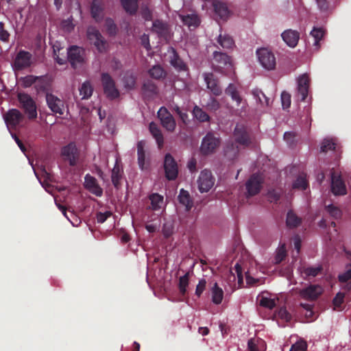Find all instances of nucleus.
I'll list each match as a JSON object with an SVG mask.
<instances>
[{"label":"nucleus","instance_id":"nucleus-54","mask_svg":"<svg viewBox=\"0 0 351 351\" xmlns=\"http://www.w3.org/2000/svg\"><path fill=\"white\" fill-rule=\"evenodd\" d=\"M322 269L323 268L322 266L316 267H308L304 268L303 272L307 276L315 277L322 271Z\"/></svg>","mask_w":351,"mask_h":351},{"label":"nucleus","instance_id":"nucleus-50","mask_svg":"<svg viewBox=\"0 0 351 351\" xmlns=\"http://www.w3.org/2000/svg\"><path fill=\"white\" fill-rule=\"evenodd\" d=\"M205 108L210 112H216L220 108L219 102L214 97H210L205 105Z\"/></svg>","mask_w":351,"mask_h":351},{"label":"nucleus","instance_id":"nucleus-33","mask_svg":"<svg viewBox=\"0 0 351 351\" xmlns=\"http://www.w3.org/2000/svg\"><path fill=\"white\" fill-rule=\"evenodd\" d=\"M123 171L117 163L112 169L111 180L114 186L119 189L121 186V180Z\"/></svg>","mask_w":351,"mask_h":351},{"label":"nucleus","instance_id":"nucleus-8","mask_svg":"<svg viewBox=\"0 0 351 351\" xmlns=\"http://www.w3.org/2000/svg\"><path fill=\"white\" fill-rule=\"evenodd\" d=\"M262 184L263 179L261 176L258 174L252 175L245 183L246 196L252 197L257 195L261 191Z\"/></svg>","mask_w":351,"mask_h":351},{"label":"nucleus","instance_id":"nucleus-17","mask_svg":"<svg viewBox=\"0 0 351 351\" xmlns=\"http://www.w3.org/2000/svg\"><path fill=\"white\" fill-rule=\"evenodd\" d=\"M104 3L103 0H93L90 4V15L95 22H101L104 17Z\"/></svg>","mask_w":351,"mask_h":351},{"label":"nucleus","instance_id":"nucleus-59","mask_svg":"<svg viewBox=\"0 0 351 351\" xmlns=\"http://www.w3.org/2000/svg\"><path fill=\"white\" fill-rule=\"evenodd\" d=\"M306 342L304 340H300L293 344L289 351H306Z\"/></svg>","mask_w":351,"mask_h":351},{"label":"nucleus","instance_id":"nucleus-25","mask_svg":"<svg viewBox=\"0 0 351 351\" xmlns=\"http://www.w3.org/2000/svg\"><path fill=\"white\" fill-rule=\"evenodd\" d=\"M219 45L224 50L231 49L234 46V41L230 35L220 34L217 39V44H215L218 48Z\"/></svg>","mask_w":351,"mask_h":351},{"label":"nucleus","instance_id":"nucleus-63","mask_svg":"<svg viewBox=\"0 0 351 351\" xmlns=\"http://www.w3.org/2000/svg\"><path fill=\"white\" fill-rule=\"evenodd\" d=\"M112 215V213L111 211H106L104 213L99 212L96 214V219L97 223H103Z\"/></svg>","mask_w":351,"mask_h":351},{"label":"nucleus","instance_id":"nucleus-24","mask_svg":"<svg viewBox=\"0 0 351 351\" xmlns=\"http://www.w3.org/2000/svg\"><path fill=\"white\" fill-rule=\"evenodd\" d=\"M281 36L283 40L291 47H295L297 45L300 38L298 32L292 29L285 30Z\"/></svg>","mask_w":351,"mask_h":351},{"label":"nucleus","instance_id":"nucleus-7","mask_svg":"<svg viewBox=\"0 0 351 351\" xmlns=\"http://www.w3.org/2000/svg\"><path fill=\"white\" fill-rule=\"evenodd\" d=\"M215 178L210 171L204 169L201 171L197 180L198 189L201 193L208 192L213 186Z\"/></svg>","mask_w":351,"mask_h":351},{"label":"nucleus","instance_id":"nucleus-22","mask_svg":"<svg viewBox=\"0 0 351 351\" xmlns=\"http://www.w3.org/2000/svg\"><path fill=\"white\" fill-rule=\"evenodd\" d=\"M141 91L145 97L152 98L158 94V88L153 81L147 79L144 80Z\"/></svg>","mask_w":351,"mask_h":351},{"label":"nucleus","instance_id":"nucleus-5","mask_svg":"<svg viewBox=\"0 0 351 351\" xmlns=\"http://www.w3.org/2000/svg\"><path fill=\"white\" fill-rule=\"evenodd\" d=\"M220 140L213 133L208 132L203 138L200 146V152L203 155H208L213 153L219 146Z\"/></svg>","mask_w":351,"mask_h":351},{"label":"nucleus","instance_id":"nucleus-18","mask_svg":"<svg viewBox=\"0 0 351 351\" xmlns=\"http://www.w3.org/2000/svg\"><path fill=\"white\" fill-rule=\"evenodd\" d=\"M84 50L77 46H71L68 50V60L73 66L84 62Z\"/></svg>","mask_w":351,"mask_h":351},{"label":"nucleus","instance_id":"nucleus-43","mask_svg":"<svg viewBox=\"0 0 351 351\" xmlns=\"http://www.w3.org/2000/svg\"><path fill=\"white\" fill-rule=\"evenodd\" d=\"M170 62L174 68L179 71H185L186 69V65L175 51Z\"/></svg>","mask_w":351,"mask_h":351},{"label":"nucleus","instance_id":"nucleus-58","mask_svg":"<svg viewBox=\"0 0 351 351\" xmlns=\"http://www.w3.org/2000/svg\"><path fill=\"white\" fill-rule=\"evenodd\" d=\"M260 305L269 309H272L276 306V302L274 299L262 297L260 300Z\"/></svg>","mask_w":351,"mask_h":351},{"label":"nucleus","instance_id":"nucleus-29","mask_svg":"<svg viewBox=\"0 0 351 351\" xmlns=\"http://www.w3.org/2000/svg\"><path fill=\"white\" fill-rule=\"evenodd\" d=\"M337 139L335 138H326L323 140L320 147L321 152L326 153L328 151H339Z\"/></svg>","mask_w":351,"mask_h":351},{"label":"nucleus","instance_id":"nucleus-11","mask_svg":"<svg viewBox=\"0 0 351 351\" xmlns=\"http://www.w3.org/2000/svg\"><path fill=\"white\" fill-rule=\"evenodd\" d=\"M46 101L49 108L55 114L62 115L64 111V101L52 93H47Z\"/></svg>","mask_w":351,"mask_h":351},{"label":"nucleus","instance_id":"nucleus-42","mask_svg":"<svg viewBox=\"0 0 351 351\" xmlns=\"http://www.w3.org/2000/svg\"><path fill=\"white\" fill-rule=\"evenodd\" d=\"M80 94L82 95L83 99H86L90 97L93 92V88L89 82H84L79 89Z\"/></svg>","mask_w":351,"mask_h":351},{"label":"nucleus","instance_id":"nucleus-26","mask_svg":"<svg viewBox=\"0 0 351 351\" xmlns=\"http://www.w3.org/2000/svg\"><path fill=\"white\" fill-rule=\"evenodd\" d=\"M35 88L38 92H43L47 95L51 88V80L47 76H38Z\"/></svg>","mask_w":351,"mask_h":351},{"label":"nucleus","instance_id":"nucleus-37","mask_svg":"<svg viewBox=\"0 0 351 351\" xmlns=\"http://www.w3.org/2000/svg\"><path fill=\"white\" fill-rule=\"evenodd\" d=\"M211 293L213 302L215 304H221L223 298V291L218 286L217 282L214 284Z\"/></svg>","mask_w":351,"mask_h":351},{"label":"nucleus","instance_id":"nucleus-6","mask_svg":"<svg viewBox=\"0 0 351 351\" xmlns=\"http://www.w3.org/2000/svg\"><path fill=\"white\" fill-rule=\"evenodd\" d=\"M162 126L168 132H173L176 127V120L169 110L164 106L157 112Z\"/></svg>","mask_w":351,"mask_h":351},{"label":"nucleus","instance_id":"nucleus-32","mask_svg":"<svg viewBox=\"0 0 351 351\" xmlns=\"http://www.w3.org/2000/svg\"><path fill=\"white\" fill-rule=\"evenodd\" d=\"M302 223V219L291 210L287 214L286 224L289 228H294L299 226Z\"/></svg>","mask_w":351,"mask_h":351},{"label":"nucleus","instance_id":"nucleus-62","mask_svg":"<svg viewBox=\"0 0 351 351\" xmlns=\"http://www.w3.org/2000/svg\"><path fill=\"white\" fill-rule=\"evenodd\" d=\"M280 193L278 190H269L267 193V198L270 202L276 203L280 198Z\"/></svg>","mask_w":351,"mask_h":351},{"label":"nucleus","instance_id":"nucleus-23","mask_svg":"<svg viewBox=\"0 0 351 351\" xmlns=\"http://www.w3.org/2000/svg\"><path fill=\"white\" fill-rule=\"evenodd\" d=\"M145 142L140 141L137 143V156L138 165L141 170H147L149 167V161L145 160Z\"/></svg>","mask_w":351,"mask_h":351},{"label":"nucleus","instance_id":"nucleus-27","mask_svg":"<svg viewBox=\"0 0 351 351\" xmlns=\"http://www.w3.org/2000/svg\"><path fill=\"white\" fill-rule=\"evenodd\" d=\"M178 199L180 204L185 206L186 211L190 210L193 206V198L191 197L189 193L183 189H180Z\"/></svg>","mask_w":351,"mask_h":351},{"label":"nucleus","instance_id":"nucleus-40","mask_svg":"<svg viewBox=\"0 0 351 351\" xmlns=\"http://www.w3.org/2000/svg\"><path fill=\"white\" fill-rule=\"evenodd\" d=\"M151 202V208L154 210H158L161 208L163 204V196L158 193H152L149 197Z\"/></svg>","mask_w":351,"mask_h":351},{"label":"nucleus","instance_id":"nucleus-31","mask_svg":"<svg viewBox=\"0 0 351 351\" xmlns=\"http://www.w3.org/2000/svg\"><path fill=\"white\" fill-rule=\"evenodd\" d=\"M121 4L123 10L130 15L136 13L138 8V0H120Z\"/></svg>","mask_w":351,"mask_h":351},{"label":"nucleus","instance_id":"nucleus-2","mask_svg":"<svg viewBox=\"0 0 351 351\" xmlns=\"http://www.w3.org/2000/svg\"><path fill=\"white\" fill-rule=\"evenodd\" d=\"M213 66L215 71L224 73V69L229 70L232 68L231 58L226 53L215 51L213 53Z\"/></svg>","mask_w":351,"mask_h":351},{"label":"nucleus","instance_id":"nucleus-44","mask_svg":"<svg viewBox=\"0 0 351 351\" xmlns=\"http://www.w3.org/2000/svg\"><path fill=\"white\" fill-rule=\"evenodd\" d=\"M136 77L131 73H126L123 77L124 86L128 89H133L135 86Z\"/></svg>","mask_w":351,"mask_h":351},{"label":"nucleus","instance_id":"nucleus-38","mask_svg":"<svg viewBox=\"0 0 351 351\" xmlns=\"http://www.w3.org/2000/svg\"><path fill=\"white\" fill-rule=\"evenodd\" d=\"M183 23L189 27H193L194 28L199 26L200 20L197 14H187L181 16Z\"/></svg>","mask_w":351,"mask_h":351},{"label":"nucleus","instance_id":"nucleus-57","mask_svg":"<svg viewBox=\"0 0 351 351\" xmlns=\"http://www.w3.org/2000/svg\"><path fill=\"white\" fill-rule=\"evenodd\" d=\"M287 252L285 245H282L278 250L274 261L276 264L280 263L286 257Z\"/></svg>","mask_w":351,"mask_h":351},{"label":"nucleus","instance_id":"nucleus-52","mask_svg":"<svg viewBox=\"0 0 351 351\" xmlns=\"http://www.w3.org/2000/svg\"><path fill=\"white\" fill-rule=\"evenodd\" d=\"M254 95L258 98L259 102L262 105H265L267 106H269L270 99L264 94V93L259 90H256L253 91Z\"/></svg>","mask_w":351,"mask_h":351},{"label":"nucleus","instance_id":"nucleus-46","mask_svg":"<svg viewBox=\"0 0 351 351\" xmlns=\"http://www.w3.org/2000/svg\"><path fill=\"white\" fill-rule=\"evenodd\" d=\"M105 27L110 36H115L117 33V27L114 21L111 18H106L105 20Z\"/></svg>","mask_w":351,"mask_h":351},{"label":"nucleus","instance_id":"nucleus-51","mask_svg":"<svg viewBox=\"0 0 351 351\" xmlns=\"http://www.w3.org/2000/svg\"><path fill=\"white\" fill-rule=\"evenodd\" d=\"M276 315L282 320H284L287 322H289L291 320L292 316L291 313L288 312L286 307H280L277 312L276 313Z\"/></svg>","mask_w":351,"mask_h":351},{"label":"nucleus","instance_id":"nucleus-28","mask_svg":"<svg viewBox=\"0 0 351 351\" xmlns=\"http://www.w3.org/2000/svg\"><path fill=\"white\" fill-rule=\"evenodd\" d=\"M215 12L221 19L226 20L229 15V10L226 3L215 0L213 2Z\"/></svg>","mask_w":351,"mask_h":351},{"label":"nucleus","instance_id":"nucleus-15","mask_svg":"<svg viewBox=\"0 0 351 351\" xmlns=\"http://www.w3.org/2000/svg\"><path fill=\"white\" fill-rule=\"evenodd\" d=\"M62 156L65 160H68L69 165L72 167L75 166L78 159L77 149L75 144L69 143L62 149Z\"/></svg>","mask_w":351,"mask_h":351},{"label":"nucleus","instance_id":"nucleus-1","mask_svg":"<svg viewBox=\"0 0 351 351\" xmlns=\"http://www.w3.org/2000/svg\"><path fill=\"white\" fill-rule=\"evenodd\" d=\"M20 107L24 110L29 119L37 117L36 105L32 97L25 93H19L17 95Z\"/></svg>","mask_w":351,"mask_h":351},{"label":"nucleus","instance_id":"nucleus-9","mask_svg":"<svg viewBox=\"0 0 351 351\" xmlns=\"http://www.w3.org/2000/svg\"><path fill=\"white\" fill-rule=\"evenodd\" d=\"M258 60L261 65L267 70H272L276 66L274 55L266 49H260L256 51Z\"/></svg>","mask_w":351,"mask_h":351},{"label":"nucleus","instance_id":"nucleus-47","mask_svg":"<svg viewBox=\"0 0 351 351\" xmlns=\"http://www.w3.org/2000/svg\"><path fill=\"white\" fill-rule=\"evenodd\" d=\"M234 269L235 273L237 274V276L238 286L236 287V285L234 284L233 287H232V290L233 291L236 290L237 289L242 287V286L243 285V271H242L241 266L239 263H237L234 265Z\"/></svg>","mask_w":351,"mask_h":351},{"label":"nucleus","instance_id":"nucleus-10","mask_svg":"<svg viewBox=\"0 0 351 351\" xmlns=\"http://www.w3.org/2000/svg\"><path fill=\"white\" fill-rule=\"evenodd\" d=\"M32 55L26 51L21 50L18 52L13 62L14 70L21 71L30 66Z\"/></svg>","mask_w":351,"mask_h":351},{"label":"nucleus","instance_id":"nucleus-60","mask_svg":"<svg viewBox=\"0 0 351 351\" xmlns=\"http://www.w3.org/2000/svg\"><path fill=\"white\" fill-rule=\"evenodd\" d=\"M351 278V265L346 267V271L339 275L338 279L341 282H346Z\"/></svg>","mask_w":351,"mask_h":351},{"label":"nucleus","instance_id":"nucleus-12","mask_svg":"<svg viewBox=\"0 0 351 351\" xmlns=\"http://www.w3.org/2000/svg\"><path fill=\"white\" fill-rule=\"evenodd\" d=\"M235 141L241 145L247 147L252 143L251 137L246 128L241 124H237L234 130Z\"/></svg>","mask_w":351,"mask_h":351},{"label":"nucleus","instance_id":"nucleus-41","mask_svg":"<svg viewBox=\"0 0 351 351\" xmlns=\"http://www.w3.org/2000/svg\"><path fill=\"white\" fill-rule=\"evenodd\" d=\"M190 272H186L184 276L180 277L178 289L182 295H185L186 293V288L189 283Z\"/></svg>","mask_w":351,"mask_h":351},{"label":"nucleus","instance_id":"nucleus-45","mask_svg":"<svg viewBox=\"0 0 351 351\" xmlns=\"http://www.w3.org/2000/svg\"><path fill=\"white\" fill-rule=\"evenodd\" d=\"M264 341L261 339L252 338L247 343V349L249 351H262L260 348L263 346Z\"/></svg>","mask_w":351,"mask_h":351},{"label":"nucleus","instance_id":"nucleus-35","mask_svg":"<svg viewBox=\"0 0 351 351\" xmlns=\"http://www.w3.org/2000/svg\"><path fill=\"white\" fill-rule=\"evenodd\" d=\"M148 73L149 76L155 80H159L164 79L167 73L160 65H154L149 69Z\"/></svg>","mask_w":351,"mask_h":351},{"label":"nucleus","instance_id":"nucleus-16","mask_svg":"<svg viewBox=\"0 0 351 351\" xmlns=\"http://www.w3.org/2000/svg\"><path fill=\"white\" fill-rule=\"evenodd\" d=\"M204 81L206 83L207 88L215 96H219L222 93L221 88L219 86L218 78L213 73H206L204 74Z\"/></svg>","mask_w":351,"mask_h":351},{"label":"nucleus","instance_id":"nucleus-19","mask_svg":"<svg viewBox=\"0 0 351 351\" xmlns=\"http://www.w3.org/2000/svg\"><path fill=\"white\" fill-rule=\"evenodd\" d=\"M310 79L307 74L300 75L298 79V93L301 101H304L308 96Z\"/></svg>","mask_w":351,"mask_h":351},{"label":"nucleus","instance_id":"nucleus-4","mask_svg":"<svg viewBox=\"0 0 351 351\" xmlns=\"http://www.w3.org/2000/svg\"><path fill=\"white\" fill-rule=\"evenodd\" d=\"M163 167L165 170V178L168 180H175L178 176V165L176 160L169 153L165 156Z\"/></svg>","mask_w":351,"mask_h":351},{"label":"nucleus","instance_id":"nucleus-56","mask_svg":"<svg viewBox=\"0 0 351 351\" xmlns=\"http://www.w3.org/2000/svg\"><path fill=\"white\" fill-rule=\"evenodd\" d=\"M345 294L341 292H339L336 294L335 297L332 300V304L334 306V310H337L341 307V304L344 302Z\"/></svg>","mask_w":351,"mask_h":351},{"label":"nucleus","instance_id":"nucleus-64","mask_svg":"<svg viewBox=\"0 0 351 351\" xmlns=\"http://www.w3.org/2000/svg\"><path fill=\"white\" fill-rule=\"evenodd\" d=\"M92 43L95 46V47L99 52H103L106 50V42L102 36L101 38H99V40H96L93 41Z\"/></svg>","mask_w":351,"mask_h":351},{"label":"nucleus","instance_id":"nucleus-3","mask_svg":"<svg viewBox=\"0 0 351 351\" xmlns=\"http://www.w3.org/2000/svg\"><path fill=\"white\" fill-rule=\"evenodd\" d=\"M101 81L104 93L107 98L112 100L120 96L119 90L116 87L114 80L108 73H103L101 74Z\"/></svg>","mask_w":351,"mask_h":351},{"label":"nucleus","instance_id":"nucleus-49","mask_svg":"<svg viewBox=\"0 0 351 351\" xmlns=\"http://www.w3.org/2000/svg\"><path fill=\"white\" fill-rule=\"evenodd\" d=\"M326 209L327 212L329 213V215L334 219H337L339 218H341L342 215L341 210L338 207L334 206L333 204H330L326 206Z\"/></svg>","mask_w":351,"mask_h":351},{"label":"nucleus","instance_id":"nucleus-61","mask_svg":"<svg viewBox=\"0 0 351 351\" xmlns=\"http://www.w3.org/2000/svg\"><path fill=\"white\" fill-rule=\"evenodd\" d=\"M281 101L283 109L289 108L291 106V95L286 91H283L281 94Z\"/></svg>","mask_w":351,"mask_h":351},{"label":"nucleus","instance_id":"nucleus-30","mask_svg":"<svg viewBox=\"0 0 351 351\" xmlns=\"http://www.w3.org/2000/svg\"><path fill=\"white\" fill-rule=\"evenodd\" d=\"M149 130L153 137L155 138L158 147H162L164 144V137L158 125L152 121L149 123Z\"/></svg>","mask_w":351,"mask_h":351},{"label":"nucleus","instance_id":"nucleus-36","mask_svg":"<svg viewBox=\"0 0 351 351\" xmlns=\"http://www.w3.org/2000/svg\"><path fill=\"white\" fill-rule=\"evenodd\" d=\"M192 114L194 118L199 122L204 123L210 121V116L198 106L193 107Z\"/></svg>","mask_w":351,"mask_h":351},{"label":"nucleus","instance_id":"nucleus-14","mask_svg":"<svg viewBox=\"0 0 351 351\" xmlns=\"http://www.w3.org/2000/svg\"><path fill=\"white\" fill-rule=\"evenodd\" d=\"M5 122L8 128L15 129L16 127L23 121V115L17 109L9 110L4 115Z\"/></svg>","mask_w":351,"mask_h":351},{"label":"nucleus","instance_id":"nucleus-20","mask_svg":"<svg viewBox=\"0 0 351 351\" xmlns=\"http://www.w3.org/2000/svg\"><path fill=\"white\" fill-rule=\"evenodd\" d=\"M331 190L335 195L346 194V187L341 177L336 176L335 171L331 172Z\"/></svg>","mask_w":351,"mask_h":351},{"label":"nucleus","instance_id":"nucleus-39","mask_svg":"<svg viewBox=\"0 0 351 351\" xmlns=\"http://www.w3.org/2000/svg\"><path fill=\"white\" fill-rule=\"evenodd\" d=\"M324 34V30L322 27H313L311 32L310 34L314 39L313 46H315L317 49L319 48V41L322 40Z\"/></svg>","mask_w":351,"mask_h":351},{"label":"nucleus","instance_id":"nucleus-55","mask_svg":"<svg viewBox=\"0 0 351 351\" xmlns=\"http://www.w3.org/2000/svg\"><path fill=\"white\" fill-rule=\"evenodd\" d=\"M307 186H308L307 181L302 176H299L293 184V189L305 190L307 188Z\"/></svg>","mask_w":351,"mask_h":351},{"label":"nucleus","instance_id":"nucleus-21","mask_svg":"<svg viewBox=\"0 0 351 351\" xmlns=\"http://www.w3.org/2000/svg\"><path fill=\"white\" fill-rule=\"evenodd\" d=\"M85 187L93 194L101 197L103 194V189L99 186L97 180L89 174L86 175Z\"/></svg>","mask_w":351,"mask_h":351},{"label":"nucleus","instance_id":"nucleus-48","mask_svg":"<svg viewBox=\"0 0 351 351\" xmlns=\"http://www.w3.org/2000/svg\"><path fill=\"white\" fill-rule=\"evenodd\" d=\"M101 36L99 31L95 27H90L87 29V37L91 43L96 40H99V38H101Z\"/></svg>","mask_w":351,"mask_h":351},{"label":"nucleus","instance_id":"nucleus-34","mask_svg":"<svg viewBox=\"0 0 351 351\" xmlns=\"http://www.w3.org/2000/svg\"><path fill=\"white\" fill-rule=\"evenodd\" d=\"M152 29L160 37H163L168 34L167 24L160 20H156L153 22Z\"/></svg>","mask_w":351,"mask_h":351},{"label":"nucleus","instance_id":"nucleus-53","mask_svg":"<svg viewBox=\"0 0 351 351\" xmlns=\"http://www.w3.org/2000/svg\"><path fill=\"white\" fill-rule=\"evenodd\" d=\"M37 80H38V76L29 75L24 77H22L21 81L22 83V86L24 88H29L34 84H36Z\"/></svg>","mask_w":351,"mask_h":351},{"label":"nucleus","instance_id":"nucleus-13","mask_svg":"<svg viewBox=\"0 0 351 351\" xmlns=\"http://www.w3.org/2000/svg\"><path fill=\"white\" fill-rule=\"evenodd\" d=\"M323 289L317 285H311L299 291L300 296L306 300L313 301L318 298L322 293Z\"/></svg>","mask_w":351,"mask_h":351}]
</instances>
